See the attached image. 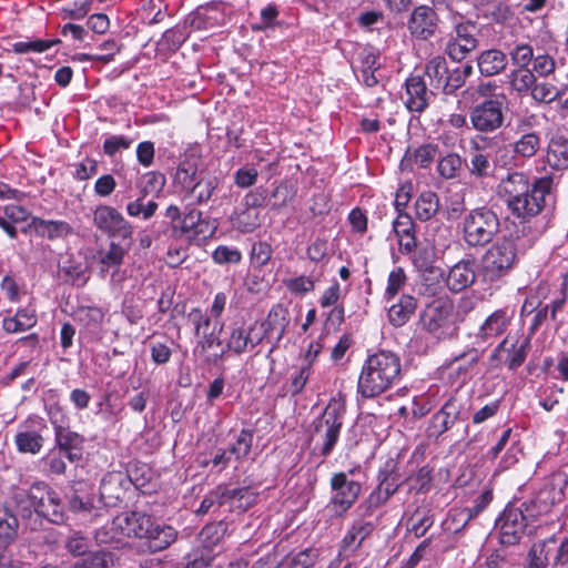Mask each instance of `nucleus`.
<instances>
[{
    "instance_id": "56",
    "label": "nucleus",
    "mask_w": 568,
    "mask_h": 568,
    "mask_svg": "<svg viewBox=\"0 0 568 568\" xmlns=\"http://www.w3.org/2000/svg\"><path fill=\"white\" fill-rule=\"evenodd\" d=\"M253 445V430L242 429L235 442L230 446L229 452L235 456L237 460L246 458Z\"/></svg>"
},
{
    "instance_id": "26",
    "label": "nucleus",
    "mask_w": 568,
    "mask_h": 568,
    "mask_svg": "<svg viewBox=\"0 0 568 568\" xmlns=\"http://www.w3.org/2000/svg\"><path fill=\"white\" fill-rule=\"evenodd\" d=\"M397 463L389 458L384 467L378 473L379 484L377 489L388 500L392 495L396 493L398 487L403 484V479L396 471Z\"/></svg>"
},
{
    "instance_id": "51",
    "label": "nucleus",
    "mask_w": 568,
    "mask_h": 568,
    "mask_svg": "<svg viewBox=\"0 0 568 568\" xmlns=\"http://www.w3.org/2000/svg\"><path fill=\"white\" fill-rule=\"evenodd\" d=\"M126 250L115 242H110L108 250H101L98 252L100 264L105 267H119L124 260Z\"/></svg>"
},
{
    "instance_id": "33",
    "label": "nucleus",
    "mask_w": 568,
    "mask_h": 568,
    "mask_svg": "<svg viewBox=\"0 0 568 568\" xmlns=\"http://www.w3.org/2000/svg\"><path fill=\"white\" fill-rule=\"evenodd\" d=\"M435 257L434 247L425 245L413 252L412 261L419 272H427L433 274L434 277L440 278L443 276V271L439 267L434 266Z\"/></svg>"
},
{
    "instance_id": "2",
    "label": "nucleus",
    "mask_w": 568,
    "mask_h": 568,
    "mask_svg": "<svg viewBox=\"0 0 568 568\" xmlns=\"http://www.w3.org/2000/svg\"><path fill=\"white\" fill-rule=\"evenodd\" d=\"M531 246L529 240L508 236L497 240L483 255L481 268L489 280H496L511 270L519 256Z\"/></svg>"
},
{
    "instance_id": "42",
    "label": "nucleus",
    "mask_w": 568,
    "mask_h": 568,
    "mask_svg": "<svg viewBox=\"0 0 568 568\" xmlns=\"http://www.w3.org/2000/svg\"><path fill=\"white\" fill-rule=\"evenodd\" d=\"M18 519L7 508L0 509V542L10 545L18 536Z\"/></svg>"
},
{
    "instance_id": "29",
    "label": "nucleus",
    "mask_w": 568,
    "mask_h": 568,
    "mask_svg": "<svg viewBox=\"0 0 568 568\" xmlns=\"http://www.w3.org/2000/svg\"><path fill=\"white\" fill-rule=\"evenodd\" d=\"M552 568L568 566V536H557L545 539Z\"/></svg>"
},
{
    "instance_id": "25",
    "label": "nucleus",
    "mask_w": 568,
    "mask_h": 568,
    "mask_svg": "<svg viewBox=\"0 0 568 568\" xmlns=\"http://www.w3.org/2000/svg\"><path fill=\"white\" fill-rule=\"evenodd\" d=\"M39 236L54 240L58 237L67 236L72 233V227L64 221L43 220L33 216L30 223Z\"/></svg>"
},
{
    "instance_id": "14",
    "label": "nucleus",
    "mask_w": 568,
    "mask_h": 568,
    "mask_svg": "<svg viewBox=\"0 0 568 568\" xmlns=\"http://www.w3.org/2000/svg\"><path fill=\"white\" fill-rule=\"evenodd\" d=\"M150 527L151 516L140 511L122 513L112 521V529L124 537L145 539Z\"/></svg>"
},
{
    "instance_id": "30",
    "label": "nucleus",
    "mask_w": 568,
    "mask_h": 568,
    "mask_svg": "<svg viewBox=\"0 0 568 568\" xmlns=\"http://www.w3.org/2000/svg\"><path fill=\"white\" fill-rule=\"evenodd\" d=\"M529 124L528 121L523 120L518 125V130L523 133L516 141L514 151L523 158H531L540 149V135L536 132H525V126Z\"/></svg>"
},
{
    "instance_id": "50",
    "label": "nucleus",
    "mask_w": 568,
    "mask_h": 568,
    "mask_svg": "<svg viewBox=\"0 0 568 568\" xmlns=\"http://www.w3.org/2000/svg\"><path fill=\"white\" fill-rule=\"evenodd\" d=\"M496 85L491 82H480L477 85L469 87L464 91V100L471 103H480L486 100H495Z\"/></svg>"
},
{
    "instance_id": "9",
    "label": "nucleus",
    "mask_w": 568,
    "mask_h": 568,
    "mask_svg": "<svg viewBox=\"0 0 568 568\" xmlns=\"http://www.w3.org/2000/svg\"><path fill=\"white\" fill-rule=\"evenodd\" d=\"M92 222L99 231L110 237L125 241L130 240L133 235L132 224L121 212L111 205H98L93 211Z\"/></svg>"
},
{
    "instance_id": "8",
    "label": "nucleus",
    "mask_w": 568,
    "mask_h": 568,
    "mask_svg": "<svg viewBox=\"0 0 568 568\" xmlns=\"http://www.w3.org/2000/svg\"><path fill=\"white\" fill-rule=\"evenodd\" d=\"M552 181L549 178L537 179L528 192H524L516 200H506L508 207L518 217H529L537 215L544 204L545 196L550 192Z\"/></svg>"
},
{
    "instance_id": "5",
    "label": "nucleus",
    "mask_w": 568,
    "mask_h": 568,
    "mask_svg": "<svg viewBox=\"0 0 568 568\" xmlns=\"http://www.w3.org/2000/svg\"><path fill=\"white\" fill-rule=\"evenodd\" d=\"M31 499L34 504L36 517L34 525H30L31 530H37L42 524L41 518L60 525L64 521V507L58 494L44 481H37L31 485Z\"/></svg>"
},
{
    "instance_id": "61",
    "label": "nucleus",
    "mask_w": 568,
    "mask_h": 568,
    "mask_svg": "<svg viewBox=\"0 0 568 568\" xmlns=\"http://www.w3.org/2000/svg\"><path fill=\"white\" fill-rule=\"evenodd\" d=\"M511 62L516 68H527L534 60V50L529 44L520 43L509 52Z\"/></svg>"
},
{
    "instance_id": "18",
    "label": "nucleus",
    "mask_w": 568,
    "mask_h": 568,
    "mask_svg": "<svg viewBox=\"0 0 568 568\" xmlns=\"http://www.w3.org/2000/svg\"><path fill=\"white\" fill-rule=\"evenodd\" d=\"M453 306L448 301L435 300L420 314V324L428 332L443 327L452 315Z\"/></svg>"
},
{
    "instance_id": "20",
    "label": "nucleus",
    "mask_w": 568,
    "mask_h": 568,
    "mask_svg": "<svg viewBox=\"0 0 568 568\" xmlns=\"http://www.w3.org/2000/svg\"><path fill=\"white\" fill-rule=\"evenodd\" d=\"M374 529L375 525L372 521L364 519L354 521L341 541L339 555L349 556L354 554Z\"/></svg>"
},
{
    "instance_id": "47",
    "label": "nucleus",
    "mask_w": 568,
    "mask_h": 568,
    "mask_svg": "<svg viewBox=\"0 0 568 568\" xmlns=\"http://www.w3.org/2000/svg\"><path fill=\"white\" fill-rule=\"evenodd\" d=\"M227 524L224 521H215L205 525L200 531V540L206 548L217 545L225 536Z\"/></svg>"
},
{
    "instance_id": "62",
    "label": "nucleus",
    "mask_w": 568,
    "mask_h": 568,
    "mask_svg": "<svg viewBox=\"0 0 568 568\" xmlns=\"http://www.w3.org/2000/svg\"><path fill=\"white\" fill-rule=\"evenodd\" d=\"M212 257L216 264H237L242 260V254L235 247L219 245L214 250Z\"/></svg>"
},
{
    "instance_id": "35",
    "label": "nucleus",
    "mask_w": 568,
    "mask_h": 568,
    "mask_svg": "<svg viewBox=\"0 0 568 568\" xmlns=\"http://www.w3.org/2000/svg\"><path fill=\"white\" fill-rule=\"evenodd\" d=\"M529 184L528 180L523 173L515 172L501 180L499 184L500 193L507 196L506 200H516L524 192H528Z\"/></svg>"
},
{
    "instance_id": "7",
    "label": "nucleus",
    "mask_w": 568,
    "mask_h": 568,
    "mask_svg": "<svg viewBox=\"0 0 568 568\" xmlns=\"http://www.w3.org/2000/svg\"><path fill=\"white\" fill-rule=\"evenodd\" d=\"M497 226V216L490 210H474L464 219V241L471 246L484 245L491 240Z\"/></svg>"
},
{
    "instance_id": "53",
    "label": "nucleus",
    "mask_w": 568,
    "mask_h": 568,
    "mask_svg": "<svg viewBox=\"0 0 568 568\" xmlns=\"http://www.w3.org/2000/svg\"><path fill=\"white\" fill-rule=\"evenodd\" d=\"M428 510L416 509L407 520V528L414 532L416 537L424 536L427 530L433 526V518Z\"/></svg>"
},
{
    "instance_id": "6",
    "label": "nucleus",
    "mask_w": 568,
    "mask_h": 568,
    "mask_svg": "<svg viewBox=\"0 0 568 568\" xmlns=\"http://www.w3.org/2000/svg\"><path fill=\"white\" fill-rule=\"evenodd\" d=\"M329 486L332 496L326 508L335 516H344L357 501L362 484L351 479L344 471L335 473L331 477Z\"/></svg>"
},
{
    "instance_id": "4",
    "label": "nucleus",
    "mask_w": 568,
    "mask_h": 568,
    "mask_svg": "<svg viewBox=\"0 0 568 568\" xmlns=\"http://www.w3.org/2000/svg\"><path fill=\"white\" fill-rule=\"evenodd\" d=\"M425 74L430 80V85L436 89L442 88L444 102L456 105L458 109L462 103L458 90L462 88V71L459 65L449 68L445 58L435 57L429 60L425 68Z\"/></svg>"
},
{
    "instance_id": "34",
    "label": "nucleus",
    "mask_w": 568,
    "mask_h": 568,
    "mask_svg": "<svg viewBox=\"0 0 568 568\" xmlns=\"http://www.w3.org/2000/svg\"><path fill=\"white\" fill-rule=\"evenodd\" d=\"M248 328L244 326H233L230 329L229 337L226 338L224 351H229L234 355H242L250 349V343L252 342L248 337Z\"/></svg>"
},
{
    "instance_id": "46",
    "label": "nucleus",
    "mask_w": 568,
    "mask_h": 568,
    "mask_svg": "<svg viewBox=\"0 0 568 568\" xmlns=\"http://www.w3.org/2000/svg\"><path fill=\"white\" fill-rule=\"evenodd\" d=\"M508 79L511 88L519 93L531 91L536 82L534 71L528 68H516L508 74Z\"/></svg>"
},
{
    "instance_id": "58",
    "label": "nucleus",
    "mask_w": 568,
    "mask_h": 568,
    "mask_svg": "<svg viewBox=\"0 0 568 568\" xmlns=\"http://www.w3.org/2000/svg\"><path fill=\"white\" fill-rule=\"evenodd\" d=\"M438 173L445 179H455L462 170V158L457 153H449L438 162Z\"/></svg>"
},
{
    "instance_id": "44",
    "label": "nucleus",
    "mask_w": 568,
    "mask_h": 568,
    "mask_svg": "<svg viewBox=\"0 0 568 568\" xmlns=\"http://www.w3.org/2000/svg\"><path fill=\"white\" fill-rule=\"evenodd\" d=\"M202 212L193 205H186L183 212L182 220L175 226V237L187 236L191 239L193 232L196 230Z\"/></svg>"
},
{
    "instance_id": "54",
    "label": "nucleus",
    "mask_w": 568,
    "mask_h": 568,
    "mask_svg": "<svg viewBox=\"0 0 568 568\" xmlns=\"http://www.w3.org/2000/svg\"><path fill=\"white\" fill-rule=\"evenodd\" d=\"M456 407L452 405H444L439 412L433 415L427 433L429 437H438L447 430V417L449 414H456Z\"/></svg>"
},
{
    "instance_id": "64",
    "label": "nucleus",
    "mask_w": 568,
    "mask_h": 568,
    "mask_svg": "<svg viewBox=\"0 0 568 568\" xmlns=\"http://www.w3.org/2000/svg\"><path fill=\"white\" fill-rule=\"evenodd\" d=\"M283 283L291 293L301 295L312 292L315 287L314 281L305 275L284 280Z\"/></svg>"
},
{
    "instance_id": "27",
    "label": "nucleus",
    "mask_w": 568,
    "mask_h": 568,
    "mask_svg": "<svg viewBox=\"0 0 568 568\" xmlns=\"http://www.w3.org/2000/svg\"><path fill=\"white\" fill-rule=\"evenodd\" d=\"M477 65L483 75L491 77L506 68L507 57L496 49L486 50L478 57Z\"/></svg>"
},
{
    "instance_id": "12",
    "label": "nucleus",
    "mask_w": 568,
    "mask_h": 568,
    "mask_svg": "<svg viewBox=\"0 0 568 568\" xmlns=\"http://www.w3.org/2000/svg\"><path fill=\"white\" fill-rule=\"evenodd\" d=\"M473 126L481 132H490L501 126L504 121L500 99L486 100L476 104L470 112Z\"/></svg>"
},
{
    "instance_id": "28",
    "label": "nucleus",
    "mask_w": 568,
    "mask_h": 568,
    "mask_svg": "<svg viewBox=\"0 0 568 568\" xmlns=\"http://www.w3.org/2000/svg\"><path fill=\"white\" fill-rule=\"evenodd\" d=\"M416 300L410 295H403L399 301L388 308V320L395 327L405 325L416 310Z\"/></svg>"
},
{
    "instance_id": "38",
    "label": "nucleus",
    "mask_w": 568,
    "mask_h": 568,
    "mask_svg": "<svg viewBox=\"0 0 568 568\" xmlns=\"http://www.w3.org/2000/svg\"><path fill=\"white\" fill-rule=\"evenodd\" d=\"M114 564L115 556L113 552L99 550L77 560L73 568H113Z\"/></svg>"
},
{
    "instance_id": "41",
    "label": "nucleus",
    "mask_w": 568,
    "mask_h": 568,
    "mask_svg": "<svg viewBox=\"0 0 568 568\" xmlns=\"http://www.w3.org/2000/svg\"><path fill=\"white\" fill-rule=\"evenodd\" d=\"M14 442L20 453L36 455L43 447L44 439L41 434L34 430H26L19 432Z\"/></svg>"
},
{
    "instance_id": "31",
    "label": "nucleus",
    "mask_w": 568,
    "mask_h": 568,
    "mask_svg": "<svg viewBox=\"0 0 568 568\" xmlns=\"http://www.w3.org/2000/svg\"><path fill=\"white\" fill-rule=\"evenodd\" d=\"M219 183L216 176L203 172L187 194L192 195L197 204H205L212 199Z\"/></svg>"
},
{
    "instance_id": "1",
    "label": "nucleus",
    "mask_w": 568,
    "mask_h": 568,
    "mask_svg": "<svg viewBox=\"0 0 568 568\" xmlns=\"http://www.w3.org/2000/svg\"><path fill=\"white\" fill-rule=\"evenodd\" d=\"M400 358L390 351L381 349L365 359L357 382V394L374 398L385 393L400 379Z\"/></svg>"
},
{
    "instance_id": "24",
    "label": "nucleus",
    "mask_w": 568,
    "mask_h": 568,
    "mask_svg": "<svg viewBox=\"0 0 568 568\" xmlns=\"http://www.w3.org/2000/svg\"><path fill=\"white\" fill-rule=\"evenodd\" d=\"M547 164L556 171L568 169V139L564 136H552L548 142Z\"/></svg>"
},
{
    "instance_id": "10",
    "label": "nucleus",
    "mask_w": 568,
    "mask_h": 568,
    "mask_svg": "<svg viewBox=\"0 0 568 568\" xmlns=\"http://www.w3.org/2000/svg\"><path fill=\"white\" fill-rule=\"evenodd\" d=\"M50 422L53 425L58 452L70 463H79L83 458L84 436L72 430L68 425H63L54 414L50 415Z\"/></svg>"
},
{
    "instance_id": "60",
    "label": "nucleus",
    "mask_w": 568,
    "mask_h": 568,
    "mask_svg": "<svg viewBox=\"0 0 568 568\" xmlns=\"http://www.w3.org/2000/svg\"><path fill=\"white\" fill-rule=\"evenodd\" d=\"M64 547L72 556H83L90 547L89 538L81 531H73L65 539Z\"/></svg>"
},
{
    "instance_id": "55",
    "label": "nucleus",
    "mask_w": 568,
    "mask_h": 568,
    "mask_svg": "<svg viewBox=\"0 0 568 568\" xmlns=\"http://www.w3.org/2000/svg\"><path fill=\"white\" fill-rule=\"evenodd\" d=\"M548 565H550V558L546 541L539 540L531 546L527 555L526 568H546Z\"/></svg>"
},
{
    "instance_id": "22",
    "label": "nucleus",
    "mask_w": 568,
    "mask_h": 568,
    "mask_svg": "<svg viewBox=\"0 0 568 568\" xmlns=\"http://www.w3.org/2000/svg\"><path fill=\"white\" fill-rule=\"evenodd\" d=\"M436 21V12L430 7L422 4L413 11L408 28L412 34L420 39H427L433 34Z\"/></svg>"
},
{
    "instance_id": "19",
    "label": "nucleus",
    "mask_w": 568,
    "mask_h": 568,
    "mask_svg": "<svg viewBox=\"0 0 568 568\" xmlns=\"http://www.w3.org/2000/svg\"><path fill=\"white\" fill-rule=\"evenodd\" d=\"M216 494L219 498L222 499V503L240 511H245L252 507L258 497V494L250 487L230 489L225 486H217Z\"/></svg>"
},
{
    "instance_id": "36",
    "label": "nucleus",
    "mask_w": 568,
    "mask_h": 568,
    "mask_svg": "<svg viewBox=\"0 0 568 568\" xmlns=\"http://www.w3.org/2000/svg\"><path fill=\"white\" fill-rule=\"evenodd\" d=\"M68 507L75 514H88L98 516V510L101 508L98 505L97 497L91 495H80L79 490L68 496Z\"/></svg>"
},
{
    "instance_id": "40",
    "label": "nucleus",
    "mask_w": 568,
    "mask_h": 568,
    "mask_svg": "<svg viewBox=\"0 0 568 568\" xmlns=\"http://www.w3.org/2000/svg\"><path fill=\"white\" fill-rule=\"evenodd\" d=\"M439 210V201L436 193L427 191L422 193L415 202L416 216L420 221L430 220Z\"/></svg>"
},
{
    "instance_id": "17",
    "label": "nucleus",
    "mask_w": 568,
    "mask_h": 568,
    "mask_svg": "<svg viewBox=\"0 0 568 568\" xmlns=\"http://www.w3.org/2000/svg\"><path fill=\"white\" fill-rule=\"evenodd\" d=\"M257 325L262 332V336H266L268 341L273 334L276 333L274 344L270 349L271 354L277 347L278 343L285 334L286 327L288 325L287 311L281 305H275L268 312L266 320Z\"/></svg>"
},
{
    "instance_id": "23",
    "label": "nucleus",
    "mask_w": 568,
    "mask_h": 568,
    "mask_svg": "<svg viewBox=\"0 0 568 568\" xmlns=\"http://www.w3.org/2000/svg\"><path fill=\"white\" fill-rule=\"evenodd\" d=\"M178 537V531L170 525L156 524L152 520L145 537L148 548L151 552H158L166 549Z\"/></svg>"
},
{
    "instance_id": "52",
    "label": "nucleus",
    "mask_w": 568,
    "mask_h": 568,
    "mask_svg": "<svg viewBox=\"0 0 568 568\" xmlns=\"http://www.w3.org/2000/svg\"><path fill=\"white\" fill-rule=\"evenodd\" d=\"M437 154V146L434 144H423L415 149L413 152L409 150L406 152L403 162H414L420 168H427L435 159Z\"/></svg>"
},
{
    "instance_id": "63",
    "label": "nucleus",
    "mask_w": 568,
    "mask_h": 568,
    "mask_svg": "<svg viewBox=\"0 0 568 568\" xmlns=\"http://www.w3.org/2000/svg\"><path fill=\"white\" fill-rule=\"evenodd\" d=\"M531 97L537 102L550 103L558 98V89L548 82H535L531 89Z\"/></svg>"
},
{
    "instance_id": "32",
    "label": "nucleus",
    "mask_w": 568,
    "mask_h": 568,
    "mask_svg": "<svg viewBox=\"0 0 568 568\" xmlns=\"http://www.w3.org/2000/svg\"><path fill=\"white\" fill-rule=\"evenodd\" d=\"M14 509L17 514L26 520V525L30 528L36 517L34 504L31 499V487L26 490L22 488H14L11 496Z\"/></svg>"
},
{
    "instance_id": "37",
    "label": "nucleus",
    "mask_w": 568,
    "mask_h": 568,
    "mask_svg": "<svg viewBox=\"0 0 568 568\" xmlns=\"http://www.w3.org/2000/svg\"><path fill=\"white\" fill-rule=\"evenodd\" d=\"M509 343V338H505L498 346L499 351H506L507 357L505 359L509 369H517L526 359L528 348H529V339L525 338L519 346L515 344L510 345V348H507Z\"/></svg>"
},
{
    "instance_id": "43",
    "label": "nucleus",
    "mask_w": 568,
    "mask_h": 568,
    "mask_svg": "<svg viewBox=\"0 0 568 568\" xmlns=\"http://www.w3.org/2000/svg\"><path fill=\"white\" fill-rule=\"evenodd\" d=\"M508 325L506 312L498 310L494 312L480 326V336L484 338L495 337L504 333Z\"/></svg>"
},
{
    "instance_id": "21",
    "label": "nucleus",
    "mask_w": 568,
    "mask_h": 568,
    "mask_svg": "<svg viewBox=\"0 0 568 568\" xmlns=\"http://www.w3.org/2000/svg\"><path fill=\"white\" fill-rule=\"evenodd\" d=\"M564 491L561 488H556L555 485H545L539 490L536 497L526 506V511L530 517H538L547 514L550 508L562 500Z\"/></svg>"
},
{
    "instance_id": "39",
    "label": "nucleus",
    "mask_w": 568,
    "mask_h": 568,
    "mask_svg": "<svg viewBox=\"0 0 568 568\" xmlns=\"http://www.w3.org/2000/svg\"><path fill=\"white\" fill-rule=\"evenodd\" d=\"M203 172L204 171H199L194 161L186 160L179 164L174 181L187 193L192 189V184H195L200 174Z\"/></svg>"
},
{
    "instance_id": "13",
    "label": "nucleus",
    "mask_w": 568,
    "mask_h": 568,
    "mask_svg": "<svg viewBox=\"0 0 568 568\" xmlns=\"http://www.w3.org/2000/svg\"><path fill=\"white\" fill-rule=\"evenodd\" d=\"M473 481L469 485H464V513L467 514V519L470 520L477 517L493 500V493L488 488L475 490L484 478V473L479 470H470Z\"/></svg>"
},
{
    "instance_id": "16",
    "label": "nucleus",
    "mask_w": 568,
    "mask_h": 568,
    "mask_svg": "<svg viewBox=\"0 0 568 568\" xmlns=\"http://www.w3.org/2000/svg\"><path fill=\"white\" fill-rule=\"evenodd\" d=\"M490 149L491 140L486 136L478 135L470 141V165L468 166L470 174L481 178L489 173Z\"/></svg>"
},
{
    "instance_id": "48",
    "label": "nucleus",
    "mask_w": 568,
    "mask_h": 568,
    "mask_svg": "<svg viewBox=\"0 0 568 568\" xmlns=\"http://www.w3.org/2000/svg\"><path fill=\"white\" fill-rule=\"evenodd\" d=\"M232 225L241 233H250L260 226L258 213L245 206L232 217Z\"/></svg>"
},
{
    "instance_id": "45",
    "label": "nucleus",
    "mask_w": 568,
    "mask_h": 568,
    "mask_svg": "<svg viewBox=\"0 0 568 568\" xmlns=\"http://www.w3.org/2000/svg\"><path fill=\"white\" fill-rule=\"evenodd\" d=\"M317 559L316 550L304 549L297 554H291L281 558L280 568H312Z\"/></svg>"
},
{
    "instance_id": "59",
    "label": "nucleus",
    "mask_w": 568,
    "mask_h": 568,
    "mask_svg": "<svg viewBox=\"0 0 568 568\" xmlns=\"http://www.w3.org/2000/svg\"><path fill=\"white\" fill-rule=\"evenodd\" d=\"M133 139L125 135H109L103 142V152L106 156L113 158L118 152L129 150Z\"/></svg>"
},
{
    "instance_id": "11",
    "label": "nucleus",
    "mask_w": 568,
    "mask_h": 568,
    "mask_svg": "<svg viewBox=\"0 0 568 568\" xmlns=\"http://www.w3.org/2000/svg\"><path fill=\"white\" fill-rule=\"evenodd\" d=\"M528 513L519 507L507 506L497 520L500 542L503 545H515L521 538L528 519Z\"/></svg>"
},
{
    "instance_id": "49",
    "label": "nucleus",
    "mask_w": 568,
    "mask_h": 568,
    "mask_svg": "<svg viewBox=\"0 0 568 568\" xmlns=\"http://www.w3.org/2000/svg\"><path fill=\"white\" fill-rule=\"evenodd\" d=\"M103 318V311L97 306H81L75 313V320L89 329H98Z\"/></svg>"
},
{
    "instance_id": "3",
    "label": "nucleus",
    "mask_w": 568,
    "mask_h": 568,
    "mask_svg": "<svg viewBox=\"0 0 568 568\" xmlns=\"http://www.w3.org/2000/svg\"><path fill=\"white\" fill-rule=\"evenodd\" d=\"M346 414L345 405L331 399L323 413L313 420L312 439L322 457H328L338 443Z\"/></svg>"
},
{
    "instance_id": "15",
    "label": "nucleus",
    "mask_w": 568,
    "mask_h": 568,
    "mask_svg": "<svg viewBox=\"0 0 568 568\" xmlns=\"http://www.w3.org/2000/svg\"><path fill=\"white\" fill-rule=\"evenodd\" d=\"M406 101L405 105L410 112L422 113L429 105L434 95L422 75H410L406 82Z\"/></svg>"
},
{
    "instance_id": "57",
    "label": "nucleus",
    "mask_w": 568,
    "mask_h": 568,
    "mask_svg": "<svg viewBox=\"0 0 568 568\" xmlns=\"http://www.w3.org/2000/svg\"><path fill=\"white\" fill-rule=\"evenodd\" d=\"M60 39H54L51 41L47 40H32V41H20L12 44V51L18 54H26L29 52H44L49 50L54 44L60 43Z\"/></svg>"
}]
</instances>
